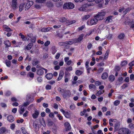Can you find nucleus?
<instances>
[{"mask_svg":"<svg viewBox=\"0 0 134 134\" xmlns=\"http://www.w3.org/2000/svg\"><path fill=\"white\" fill-rule=\"evenodd\" d=\"M106 14V12L103 10L99 12L97 14L94 15L98 21L102 20L104 19L105 16Z\"/></svg>","mask_w":134,"mask_h":134,"instance_id":"obj_1","label":"nucleus"},{"mask_svg":"<svg viewBox=\"0 0 134 134\" xmlns=\"http://www.w3.org/2000/svg\"><path fill=\"white\" fill-rule=\"evenodd\" d=\"M98 21V20L94 15L93 18L91 19L90 20H88L87 21V24L88 25L90 26L96 25L97 24Z\"/></svg>","mask_w":134,"mask_h":134,"instance_id":"obj_2","label":"nucleus"},{"mask_svg":"<svg viewBox=\"0 0 134 134\" xmlns=\"http://www.w3.org/2000/svg\"><path fill=\"white\" fill-rule=\"evenodd\" d=\"M74 5L72 3L69 2L65 3L63 6L64 9H72L74 8Z\"/></svg>","mask_w":134,"mask_h":134,"instance_id":"obj_3","label":"nucleus"},{"mask_svg":"<svg viewBox=\"0 0 134 134\" xmlns=\"http://www.w3.org/2000/svg\"><path fill=\"white\" fill-rule=\"evenodd\" d=\"M27 36V41L30 40L33 43L35 42L36 39L35 37L33 36L31 34H28Z\"/></svg>","mask_w":134,"mask_h":134,"instance_id":"obj_4","label":"nucleus"},{"mask_svg":"<svg viewBox=\"0 0 134 134\" xmlns=\"http://www.w3.org/2000/svg\"><path fill=\"white\" fill-rule=\"evenodd\" d=\"M45 71V73H47V70L41 67L38 69L37 71V74L39 75H42L44 74V71Z\"/></svg>","mask_w":134,"mask_h":134,"instance_id":"obj_5","label":"nucleus"},{"mask_svg":"<svg viewBox=\"0 0 134 134\" xmlns=\"http://www.w3.org/2000/svg\"><path fill=\"white\" fill-rule=\"evenodd\" d=\"M12 8L13 9H15L18 7V5L17 2V0H12L11 4Z\"/></svg>","mask_w":134,"mask_h":134,"instance_id":"obj_6","label":"nucleus"},{"mask_svg":"<svg viewBox=\"0 0 134 134\" xmlns=\"http://www.w3.org/2000/svg\"><path fill=\"white\" fill-rule=\"evenodd\" d=\"M60 111L66 118H69L71 117V113L70 112L67 111H66L63 109H60Z\"/></svg>","mask_w":134,"mask_h":134,"instance_id":"obj_7","label":"nucleus"},{"mask_svg":"<svg viewBox=\"0 0 134 134\" xmlns=\"http://www.w3.org/2000/svg\"><path fill=\"white\" fill-rule=\"evenodd\" d=\"M104 0H96L95 2L96 3H98V7L100 8H102L104 7Z\"/></svg>","mask_w":134,"mask_h":134,"instance_id":"obj_8","label":"nucleus"},{"mask_svg":"<svg viewBox=\"0 0 134 134\" xmlns=\"http://www.w3.org/2000/svg\"><path fill=\"white\" fill-rule=\"evenodd\" d=\"M84 36V35L82 34L79 35L78 38L74 39V43H77L80 42L83 40Z\"/></svg>","mask_w":134,"mask_h":134,"instance_id":"obj_9","label":"nucleus"},{"mask_svg":"<svg viewBox=\"0 0 134 134\" xmlns=\"http://www.w3.org/2000/svg\"><path fill=\"white\" fill-rule=\"evenodd\" d=\"M10 131L4 127H2L0 128V134H3L5 133H9Z\"/></svg>","mask_w":134,"mask_h":134,"instance_id":"obj_10","label":"nucleus"},{"mask_svg":"<svg viewBox=\"0 0 134 134\" xmlns=\"http://www.w3.org/2000/svg\"><path fill=\"white\" fill-rule=\"evenodd\" d=\"M34 2L32 1H30L28 2L26 4L25 7V10H28L33 4Z\"/></svg>","mask_w":134,"mask_h":134,"instance_id":"obj_11","label":"nucleus"},{"mask_svg":"<svg viewBox=\"0 0 134 134\" xmlns=\"http://www.w3.org/2000/svg\"><path fill=\"white\" fill-rule=\"evenodd\" d=\"M123 134H130V131L128 129L124 128L121 129Z\"/></svg>","mask_w":134,"mask_h":134,"instance_id":"obj_12","label":"nucleus"},{"mask_svg":"<svg viewBox=\"0 0 134 134\" xmlns=\"http://www.w3.org/2000/svg\"><path fill=\"white\" fill-rule=\"evenodd\" d=\"M39 114L40 112L39 111L37 110H35L32 114V117L34 119H36L38 118Z\"/></svg>","mask_w":134,"mask_h":134,"instance_id":"obj_13","label":"nucleus"},{"mask_svg":"<svg viewBox=\"0 0 134 134\" xmlns=\"http://www.w3.org/2000/svg\"><path fill=\"white\" fill-rule=\"evenodd\" d=\"M64 98H66L70 95V92L69 91H64L63 93L62 94Z\"/></svg>","mask_w":134,"mask_h":134,"instance_id":"obj_14","label":"nucleus"},{"mask_svg":"<svg viewBox=\"0 0 134 134\" xmlns=\"http://www.w3.org/2000/svg\"><path fill=\"white\" fill-rule=\"evenodd\" d=\"M87 9L88 8L85 4L82 5L81 7L79 8L78 9L80 11H86L87 10Z\"/></svg>","mask_w":134,"mask_h":134,"instance_id":"obj_15","label":"nucleus"},{"mask_svg":"<svg viewBox=\"0 0 134 134\" xmlns=\"http://www.w3.org/2000/svg\"><path fill=\"white\" fill-rule=\"evenodd\" d=\"M64 125L66 131H68L71 129V127L68 122H66Z\"/></svg>","mask_w":134,"mask_h":134,"instance_id":"obj_16","label":"nucleus"},{"mask_svg":"<svg viewBox=\"0 0 134 134\" xmlns=\"http://www.w3.org/2000/svg\"><path fill=\"white\" fill-rule=\"evenodd\" d=\"M69 57H65L64 58L65 62L68 65H70L72 63V61L71 60H69Z\"/></svg>","mask_w":134,"mask_h":134,"instance_id":"obj_17","label":"nucleus"},{"mask_svg":"<svg viewBox=\"0 0 134 134\" xmlns=\"http://www.w3.org/2000/svg\"><path fill=\"white\" fill-rule=\"evenodd\" d=\"M7 120L9 122H13L14 120V119L13 116L12 115H9L7 116Z\"/></svg>","mask_w":134,"mask_h":134,"instance_id":"obj_18","label":"nucleus"},{"mask_svg":"<svg viewBox=\"0 0 134 134\" xmlns=\"http://www.w3.org/2000/svg\"><path fill=\"white\" fill-rule=\"evenodd\" d=\"M3 30L9 32L12 31V30L8 27L5 25H4L3 26Z\"/></svg>","mask_w":134,"mask_h":134,"instance_id":"obj_19","label":"nucleus"},{"mask_svg":"<svg viewBox=\"0 0 134 134\" xmlns=\"http://www.w3.org/2000/svg\"><path fill=\"white\" fill-rule=\"evenodd\" d=\"M45 77L47 80H50L52 78L53 74L51 73H48L46 75Z\"/></svg>","mask_w":134,"mask_h":134,"instance_id":"obj_20","label":"nucleus"},{"mask_svg":"<svg viewBox=\"0 0 134 134\" xmlns=\"http://www.w3.org/2000/svg\"><path fill=\"white\" fill-rule=\"evenodd\" d=\"M113 16H110L106 18L105 20V22L106 23H108L109 22H111L112 21V18Z\"/></svg>","mask_w":134,"mask_h":134,"instance_id":"obj_21","label":"nucleus"},{"mask_svg":"<svg viewBox=\"0 0 134 134\" xmlns=\"http://www.w3.org/2000/svg\"><path fill=\"white\" fill-rule=\"evenodd\" d=\"M64 75V73L63 72H61L59 74L58 77L57 79V81H59L60 80L63 78Z\"/></svg>","mask_w":134,"mask_h":134,"instance_id":"obj_22","label":"nucleus"},{"mask_svg":"<svg viewBox=\"0 0 134 134\" xmlns=\"http://www.w3.org/2000/svg\"><path fill=\"white\" fill-rule=\"evenodd\" d=\"M19 35L20 36L21 39H22L24 41H27V36L26 37H25V36L23 35L21 33H20Z\"/></svg>","mask_w":134,"mask_h":134,"instance_id":"obj_23","label":"nucleus"},{"mask_svg":"<svg viewBox=\"0 0 134 134\" xmlns=\"http://www.w3.org/2000/svg\"><path fill=\"white\" fill-rule=\"evenodd\" d=\"M74 43V39H73L71 40L70 41L66 42V46L68 45H71L73 43Z\"/></svg>","mask_w":134,"mask_h":134,"instance_id":"obj_24","label":"nucleus"},{"mask_svg":"<svg viewBox=\"0 0 134 134\" xmlns=\"http://www.w3.org/2000/svg\"><path fill=\"white\" fill-rule=\"evenodd\" d=\"M4 44L7 47H10L11 46V43L8 40H7L4 41Z\"/></svg>","mask_w":134,"mask_h":134,"instance_id":"obj_25","label":"nucleus"},{"mask_svg":"<svg viewBox=\"0 0 134 134\" xmlns=\"http://www.w3.org/2000/svg\"><path fill=\"white\" fill-rule=\"evenodd\" d=\"M108 74L107 72H104L102 74L101 77L103 79H105L108 77Z\"/></svg>","mask_w":134,"mask_h":134,"instance_id":"obj_26","label":"nucleus"},{"mask_svg":"<svg viewBox=\"0 0 134 134\" xmlns=\"http://www.w3.org/2000/svg\"><path fill=\"white\" fill-rule=\"evenodd\" d=\"M115 76L113 75H110L109 77V80L111 82L115 80Z\"/></svg>","mask_w":134,"mask_h":134,"instance_id":"obj_27","label":"nucleus"},{"mask_svg":"<svg viewBox=\"0 0 134 134\" xmlns=\"http://www.w3.org/2000/svg\"><path fill=\"white\" fill-rule=\"evenodd\" d=\"M5 63L7 66L8 67H10L11 65V62L10 61L6 60H5Z\"/></svg>","mask_w":134,"mask_h":134,"instance_id":"obj_28","label":"nucleus"},{"mask_svg":"<svg viewBox=\"0 0 134 134\" xmlns=\"http://www.w3.org/2000/svg\"><path fill=\"white\" fill-rule=\"evenodd\" d=\"M33 46V44L32 43H29L26 47V49L27 50H30Z\"/></svg>","mask_w":134,"mask_h":134,"instance_id":"obj_29","label":"nucleus"},{"mask_svg":"<svg viewBox=\"0 0 134 134\" xmlns=\"http://www.w3.org/2000/svg\"><path fill=\"white\" fill-rule=\"evenodd\" d=\"M24 107L23 105H22L20 108V109L19 111V113L20 114H23L24 111Z\"/></svg>","mask_w":134,"mask_h":134,"instance_id":"obj_30","label":"nucleus"},{"mask_svg":"<svg viewBox=\"0 0 134 134\" xmlns=\"http://www.w3.org/2000/svg\"><path fill=\"white\" fill-rule=\"evenodd\" d=\"M83 72V71H81L80 70H77L76 72V74L77 75H80L82 74Z\"/></svg>","mask_w":134,"mask_h":134,"instance_id":"obj_31","label":"nucleus"},{"mask_svg":"<svg viewBox=\"0 0 134 134\" xmlns=\"http://www.w3.org/2000/svg\"><path fill=\"white\" fill-rule=\"evenodd\" d=\"M21 130L23 134H29L28 132L26 131L24 128H21Z\"/></svg>","mask_w":134,"mask_h":134,"instance_id":"obj_32","label":"nucleus"},{"mask_svg":"<svg viewBox=\"0 0 134 134\" xmlns=\"http://www.w3.org/2000/svg\"><path fill=\"white\" fill-rule=\"evenodd\" d=\"M52 53L53 54H54L56 52L57 50L55 48V47H52Z\"/></svg>","mask_w":134,"mask_h":134,"instance_id":"obj_33","label":"nucleus"},{"mask_svg":"<svg viewBox=\"0 0 134 134\" xmlns=\"http://www.w3.org/2000/svg\"><path fill=\"white\" fill-rule=\"evenodd\" d=\"M24 4H20L19 5V11L20 12L21 11L24 9Z\"/></svg>","mask_w":134,"mask_h":134,"instance_id":"obj_34","label":"nucleus"},{"mask_svg":"<svg viewBox=\"0 0 134 134\" xmlns=\"http://www.w3.org/2000/svg\"><path fill=\"white\" fill-rule=\"evenodd\" d=\"M125 37V35L124 34H121L118 36L119 39H123Z\"/></svg>","mask_w":134,"mask_h":134,"instance_id":"obj_35","label":"nucleus"},{"mask_svg":"<svg viewBox=\"0 0 134 134\" xmlns=\"http://www.w3.org/2000/svg\"><path fill=\"white\" fill-rule=\"evenodd\" d=\"M28 76L31 78H33L34 76V74L31 72H30L28 73L27 74Z\"/></svg>","mask_w":134,"mask_h":134,"instance_id":"obj_36","label":"nucleus"},{"mask_svg":"<svg viewBox=\"0 0 134 134\" xmlns=\"http://www.w3.org/2000/svg\"><path fill=\"white\" fill-rule=\"evenodd\" d=\"M76 21L75 20H73L71 21H69L67 22L66 23L67 25H69L72 24L74 23H75Z\"/></svg>","mask_w":134,"mask_h":134,"instance_id":"obj_37","label":"nucleus"},{"mask_svg":"<svg viewBox=\"0 0 134 134\" xmlns=\"http://www.w3.org/2000/svg\"><path fill=\"white\" fill-rule=\"evenodd\" d=\"M104 92V91L99 90L96 93L97 96H99L102 94Z\"/></svg>","mask_w":134,"mask_h":134,"instance_id":"obj_38","label":"nucleus"},{"mask_svg":"<svg viewBox=\"0 0 134 134\" xmlns=\"http://www.w3.org/2000/svg\"><path fill=\"white\" fill-rule=\"evenodd\" d=\"M127 61H123L122 62L121 64V65L122 66H125L127 64Z\"/></svg>","mask_w":134,"mask_h":134,"instance_id":"obj_39","label":"nucleus"},{"mask_svg":"<svg viewBox=\"0 0 134 134\" xmlns=\"http://www.w3.org/2000/svg\"><path fill=\"white\" fill-rule=\"evenodd\" d=\"M131 10V8H127L125 11L124 12V15L126 14L127 13L129 12Z\"/></svg>","mask_w":134,"mask_h":134,"instance_id":"obj_40","label":"nucleus"},{"mask_svg":"<svg viewBox=\"0 0 134 134\" xmlns=\"http://www.w3.org/2000/svg\"><path fill=\"white\" fill-rule=\"evenodd\" d=\"M59 20L61 22H64L66 21V19L64 17H62Z\"/></svg>","mask_w":134,"mask_h":134,"instance_id":"obj_41","label":"nucleus"},{"mask_svg":"<svg viewBox=\"0 0 134 134\" xmlns=\"http://www.w3.org/2000/svg\"><path fill=\"white\" fill-rule=\"evenodd\" d=\"M90 16L89 15H86L82 17V19L84 20H87L90 18Z\"/></svg>","mask_w":134,"mask_h":134,"instance_id":"obj_42","label":"nucleus"},{"mask_svg":"<svg viewBox=\"0 0 134 134\" xmlns=\"http://www.w3.org/2000/svg\"><path fill=\"white\" fill-rule=\"evenodd\" d=\"M109 52L108 51H107L106 52L104 56V59H106L108 58L109 55Z\"/></svg>","mask_w":134,"mask_h":134,"instance_id":"obj_43","label":"nucleus"},{"mask_svg":"<svg viewBox=\"0 0 134 134\" xmlns=\"http://www.w3.org/2000/svg\"><path fill=\"white\" fill-rule=\"evenodd\" d=\"M52 87L51 85H47L45 87V88L47 90H50L51 88Z\"/></svg>","mask_w":134,"mask_h":134,"instance_id":"obj_44","label":"nucleus"},{"mask_svg":"<svg viewBox=\"0 0 134 134\" xmlns=\"http://www.w3.org/2000/svg\"><path fill=\"white\" fill-rule=\"evenodd\" d=\"M49 116L51 118H53L54 117V114L53 112H50L49 114Z\"/></svg>","mask_w":134,"mask_h":134,"instance_id":"obj_45","label":"nucleus"},{"mask_svg":"<svg viewBox=\"0 0 134 134\" xmlns=\"http://www.w3.org/2000/svg\"><path fill=\"white\" fill-rule=\"evenodd\" d=\"M120 102L119 100H116L114 102V104L115 105L117 106L120 103Z\"/></svg>","mask_w":134,"mask_h":134,"instance_id":"obj_46","label":"nucleus"},{"mask_svg":"<svg viewBox=\"0 0 134 134\" xmlns=\"http://www.w3.org/2000/svg\"><path fill=\"white\" fill-rule=\"evenodd\" d=\"M90 62V60H88L87 61H86L85 63V65L86 68H87L89 67V64Z\"/></svg>","mask_w":134,"mask_h":134,"instance_id":"obj_47","label":"nucleus"},{"mask_svg":"<svg viewBox=\"0 0 134 134\" xmlns=\"http://www.w3.org/2000/svg\"><path fill=\"white\" fill-rule=\"evenodd\" d=\"M11 93L9 91H7L5 93V94L6 96H9L11 95Z\"/></svg>","mask_w":134,"mask_h":134,"instance_id":"obj_48","label":"nucleus"},{"mask_svg":"<svg viewBox=\"0 0 134 134\" xmlns=\"http://www.w3.org/2000/svg\"><path fill=\"white\" fill-rule=\"evenodd\" d=\"M37 80L38 82H42V77H38L37 78Z\"/></svg>","mask_w":134,"mask_h":134,"instance_id":"obj_49","label":"nucleus"},{"mask_svg":"<svg viewBox=\"0 0 134 134\" xmlns=\"http://www.w3.org/2000/svg\"><path fill=\"white\" fill-rule=\"evenodd\" d=\"M75 105L74 104H72L71 105L70 107V108L71 110H73L75 109Z\"/></svg>","mask_w":134,"mask_h":134,"instance_id":"obj_50","label":"nucleus"},{"mask_svg":"<svg viewBox=\"0 0 134 134\" xmlns=\"http://www.w3.org/2000/svg\"><path fill=\"white\" fill-rule=\"evenodd\" d=\"M15 127V125L14 124H11L10 126V128L12 130H13L14 129Z\"/></svg>","mask_w":134,"mask_h":134,"instance_id":"obj_51","label":"nucleus"},{"mask_svg":"<svg viewBox=\"0 0 134 134\" xmlns=\"http://www.w3.org/2000/svg\"><path fill=\"white\" fill-rule=\"evenodd\" d=\"M59 44L60 46H66V43L65 42H60L59 43Z\"/></svg>","mask_w":134,"mask_h":134,"instance_id":"obj_52","label":"nucleus"},{"mask_svg":"<svg viewBox=\"0 0 134 134\" xmlns=\"http://www.w3.org/2000/svg\"><path fill=\"white\" fill-rule=\"evenodd\" d=\"M130 79L131 80H134V75L131 74L130 76Z\"/></svg>","mask_w":134,"mask_h":134,"instance_id":"obj_53","label":"nucleus"},{"mask_svg":"<svg viewBox=\"0 0 134 134\" xmlns=\"http://www.w3.org/2000/svg\"><path fill=\"white\" fill-rule=\"evenodd\" d=\"M50 43V41H47L44 43V45L45 46H47L49 45Z\"/></svg>","mask_w":134,"mask_h":134,"instance_id":"obj_54","label":"nucleus"},{"mask_svg":"<svg viewBox=\"0 0 134 134\" xmlns=\"http://www.w3.org/2000/svg\"><path fill=\"white\" fill-rule=\"evenodd\" d=\"M99 127V125H96L95 126L93 127V128H91V130L93 132V129H95Z\"/></svg>","mask_w":134,"mask_h":134,"instance_id":"obj_55","label":"nucleus"},{"mask_svg":"<svg viewBox=\"0 0 134 134\" xmlns=\"http://www.w3.org/2000/svg\"><path fill=\"white\" fill-rule=\"evenodd\" d=\"M64 78H65V83H66L68 82L69 81V78H68L67 76H66L65 75L64 76Z\"/></svg>","mask_w":134,"mask_h":134,"instance_id":"obj_56","label":"nucleus"},{"mask_svg":"<svg viewBox=\"0 0 134 134\" xmlns=\"http://www.w3.org/2000/svg\"><path fill=\"white\" fill-rule=\"evenodd\" d=\"M86 109H84L83 111H81L80 113V115L81 116H83L84 115L85 113L86 112Z\"/></svg>","mask_w":134,"mask_h":134,"instance_id":"obj_57","label":"nucleus"},{"mask_svg":"<svg viewBox=\"0 0 134 134\" xmlns=\"http://www.w3.org/2000/svg\"><path fill=\"white\" fill-rule=\"evenodd\" d=\"M95 84L97 86H98L101 85V83L99 81H97L95 82Z\"/></svg>","mask_w":134,"mask_h":134,"instance_id":"obj_58","label":"nucleus"},{"mask_svg":"<svg viewBox=\"0 0 134 134\" xmlns=\"http://www.w3.org/2000/svg\"><path fill=\"white\" fill-rule=\"evenodd\" d=\"M127 86V84H124L123 86L121 87V88L122 89H124Z\"/></svg>","mask_w":134,"mask_h":134,"instance_id":"obj_59","label":"nucleus"},{"mask_svg":"<svg viewBox=\"0 0 134 134\" xmlns=\"http://www.w3.org/2000/svg\"><path fill=\"white\" fill-rule=\"evenodd\" d=\"M120 68L119 66H116L115 67V70L116 71H119L120 70Z\"/></svg>","mask_w":134,"mask_h":134,"instance_id":"obj_60","label":"nucleus"},{"mask_svg":"<svg viewBox=\"0 0 134 134\" xmlns=\"http://www.w3.org/2000/svg\"><path fill=\"white\" fill-rule=\"evenodd\" d=\"M92 44L91 43H89L87 46V47L88 49H91L92 47Z\"/></svg>","mask_w":134,"mask_h":134,"instance_id":"obj_61","label":"nucleus"},{"mask_svg":"<svg viewBox=\"0 0 134 134\" xmlns=\"http://www.w3.org/2000/svg\"><path fill=\"white\" fill-rule=\"evenodd\" d=\"M85 27V26L84 25H82L81 27H79L78 29L79 31H81Z\"/></svg>","mask_w":134,"mask_h":134,"instance_id":"obj_62","label":"nucleus"},{"mask_svg":"<svg viewBox=\"0 0 134 134\" xmlns=\"http://www.w3.org/2000/svg\"><path fill=\"white\" fill-rule=\"evenodd\" d=\"M38 63V61L37 60L33 61L32 63V64L33 65H37Z\"/></svg>","mask_w":134,"mask_h":134,"instance_id":"obj_63","label":"nucleus"},{"mask_svg":"<svg viewBox=\"0 0 134 134\" xmlns=\"http://www.w3.org/2000/svg\"><path fill=\"white\" fill-rule=\"evenodd\" d=\"M103 70L104 69L103 68H100L98 69V72L99 73H101Z\"/></svg>","mask_w":134,"mask_h":134,"instance_id":"obj_64","label":"nucleus"}]
</instances>
